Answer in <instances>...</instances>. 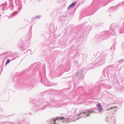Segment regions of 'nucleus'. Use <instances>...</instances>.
Returning a JSON list of instances; mask_svg holds the SVG:
<instances>
[{"label": "nucleus", "instance_id": "obj_15", "mask_svg": "<svg viewBox=\"0 0 124 124\" xmlns=\"http://www.w3.org/2000/svg\"><path fill=\"white\" fill-rule=\"evenodd\" d=\"M22 8V6H21V7H20L19 8V10H20Z\"/></svg>", "mask_w": 124, "mask_h": 124}, {"label": "nucleus", "instance_id": "obj_18", "mask_svg": "<svg viewBox=\"0 0 124 124\" xmlns=\"http://www.w3.org/2000/svg\"><path fill=\"white\" fill-rule=\"evenodd\" d=\"M124 61V60L123 61V60H121L119 61V62H121L122 61L123 62Z\"/></svg>", "mask_w": 124, "mask_h": 124}, {"label": "nucleus", "instance_id": "obj_19", "mask_svg": "<svg viewBox=\"0 0 124 124\" xmlns=\"http://www.w3.org/2000/svg\"><path fill=\"white\" fill-rule=\"evenodd\" d=\"M105 71V70H103V73L104 72V71Z\"/></svg>", "mask_w": 124, "mask_h": 124}, {"label": "nucleus", "instance_id": "obj_3", "mask_svg": "<svg viewBox=\"0 0 124 124\" xmlns=\"http://www.w3.org/2000/svg\"><path fill=\"white\" fill-rule=\"evenodd\" d=\"M83 72L84 71L83 70H81L80 71L78 72L76 74V76H78L79 75L81 74V75L79 76V78H82V75L83 74Z\"/></svg>", "mask_w": 124, "mask_h": 124}, {"label": "nucleus", "instance_id": "obj_17", "mask_svg": "<svg viewBox=\"0 0 124 124\" xmlns=\"http://www.w3.org/2000/svg\"><path fill=\"white\" fill-rule=\"evenodd\" d=\"M35 107H34V108H38L39 107L36 106V105H35Z\"/></svg>", "mask_w": 124, "mask_h": 124}, {"label": "nucleus", "instance_id": "obj_23", "mask_svg": "<svg viewBox=\"0 0 124 124\" xmlns=\"http://www.w3.org/2000/svg\"><path fill=\"white\" fill-rule=\"evenodd\" d=\"M99 109V110H100V109Z\"/></svg>", "mask_w": 124, "mask_h": 124}, {"label": "nucleus", "instance_id": "obj_10", "mask_svg": "<svg viewBox=\"0 0 124 124\" xmlns=\"http://www.w3.org/2000/svg\"><path fill=\"white\" fill-rule=\"evenodd\" d=\"M41 16L39 15H38L36 17V18H34V19H35L36 18H37V19H39L40 17H41Z\"/></svg>", "mask_w": 124, "mask_h": 124}, {"label": "nucleus", "instance_id": "obj_11", "mask_svg": "<svg viewBox=\"0 0 124 124\" xmlns=\"http://www.w3.org/2000/svg\"><path fill=\"white\" fill-rule=\"evenodd\" d=\"M123 29H124V28H121V30H120V33H123V32L124 31H123Z\"/></svg>", "mask_w": 124, "mask_h": 124}, {"label": "nucleus", "instance_id": "obj_24", "mask_svg": "<svg viewBox=\"0 0 124 124\" xmlns=\"http://www.w3.org/2000/svg\"><path fill=\"white\" fill-rule=\"evenodd\" d=\"M111 8H109L110 9H111Z\"/></svg>", "mask_w": 124, "mask_h": 124}, {"label": "nucleus", "instance_id": "obj_13", "mask_svg": "<svg viewBox=\"0 0 124 124\" xmlns=\"http://www.w3.org/2000/svg\"><path fill=\"white\" fill-rule=\"evenodd\" d=\"M56 120L55 119H54V123H53V124H56V123H55V121Z\"/></svg>", "mask_w": 124, "mask_h": 124}, {"label": "nucleus", "instance_id": "obj_4", "mask_svg": "<svg viewBox=\"0 0 124 124\" xmlns=\"http://www.w3.org/2000/svg\"><path fill=\"white\" fill-rule=\"evenodd\" d=\"M110 122L112 123L113 124H115V117H110L109 119Z\"/></svg>", "mask_w": 124, "mask_h": 124}, {"label": "nucleus", "instance_id": "obj_26", "mask_svg": "<svg viewBox=\"0 0 124 124\" xmlns=\"http://www.w3.org/2000/svg\"><path fill=\"white\" fill-rule=\"evenodd\" d=\"M28 39H27V40H28Z\"/></svg>", "mask_w": 124, "mask_h": 124}, {"label": "nucleus", "instance_id": "obj_6", "mask_svg": "<svg viewBox=\"0 0 124 124\" xmlns=\"http://www.w3.org/2000/svg\"><path fill=\"white\" fill-rule=\"evenodd\" d=\"M97 106L99 108H102V107L101 104L100 103H98V104L97 105Z\"/></svg>", "mask_w": 124, "mask_h": 124}, {"label": "nucleus", "instance_id": "obj_5", "mask_svg": "<svg viewBox=\"0 0 124 124\" xmlns=\"http://www.w3.org/2000/svg\"><path fill=\"white\" fill-rule=\"evenodd\" d=\"M76 2L72 3L67 8V9L68 10L69 9V8L73 7L76 4Z\"/></svg>", "mask_w": 124, "mask_h": 124}, {"label": "nucleus", "instance_id": "obj_20", "mask_svg": "<svg viewBox=\"0 0 124 124\" xmlns=\"http://www.w3.org/2000/svg\"><path fill=\"white\" fill-rule=\"evenodd\" d=\"M106 70H108V69H106Z\"/></svg>", "mask_w": 124, "mask_h": 124}, {"label": "nucleus", "instance_id": "obj_9", "mask_svg": "<svg viewBox=\"0 0 124 124\" xmlns=\"http://www.w3.org/2000/svg\"><path fill=\"white\" fill-rule=\"evenodd\" d=\"M10 60L9 59H8L7 60V61L6 63V65H7L8 64V63L10 62Z\"/></svg>", "mask_w": 124, "mask_h": 124}, {"label": "nucleus", "instance_id": "obj_21", "mask_svg": "<svg viewBox=\"0 0 124 124\" xmlns=\"http://www.w3.org/2000/svg\"><path fill=\"white\" fill-rule=\"evenodd\" d=\"M38 1H40L41 0H37Z\"/></svg>", "mask_w": 124, "mask_h": 124}, {"label": "nucleus", "instance_id": "obj_14", "mask_svg": "<svg viewBox=\"0 0 124 124\" xmlns=\"http://www.w3.org/2000/svg\"><path fill=\"white\" fill-rule=\"evenodd\" d=\"M117 108V107L116 106H115L113 108H110L112 109V108Z\"/></svg>", "mask_w": 124, "mask_h": 124}, {"label": "nucleus", "instance_id": "obj_16", "mask_svg": "<svg viewBox=\"0 0 124 124\" xmlns=\"http://www.w3.org/2000/svg\"><path fill=\"white\" fill-rule=\"evenodd\" d=\"M54 105H53L52 104H51V107H53L54 106Z\"/></svg>", "mask_w": 124, "mask_h": 124}, {"label": "nucleus", "instance_id": "obj_22", "mask_svg": "<svg viewBox=\"0 0 124 124\" xmlns=\"http://www.w3.org/2000/svg\"><path fill=\"white\" fill-rule=\"evenodd\" d=\"M1 15L0 14V18L1 17Z\"/></svg>", "mask_w": 124, "mask_h": 124}, {"label": "nucleus", "instance_id": "obj_25", "mask_svg": "<svg viewBox=\"0 0 124 124\" xmlns=\"http://www.w3.org/2000/svg\"><path fill=\"white\" fill-rule=\"evenodd\" d=\"M12 6L13 8V5H12Z\"/></svg>", "mask_w": 124, "mask_h": 124}, {"label": "nucleus", "instance_id": "obj_2", "mask_svg": "<svg viewBox=\"0 0 124 124\" xmlns=\"http://www.w3.org/2000/svg\"><path fill=\"white\" fill-rule=\"evenodd\" d=\"M7 3L6 2L5 4H2L0 6V9L3 11L5 9L7 10Z\"/></svg>", "mask_w": 124, "mask_h": 124}, {"label": "nucleus", "instance_id": "obj_1", "mask_svg": "<svg viewBox=\"0 0 124 124\" xmlns=\"http://www.w3.org/2000/svg\"><path fill=\"white\" fill-rule=\"evenodd\" d=\"M106 57V55L103 54L98 57L96 60L97 61V64L99 65H101L104 63Z\"/></svg>", "mask_w": 124, "mask_h": 124}, {"label": "nucleus", "instance_id": "obj_7", "mask_svg": "<svg viewBox=\"0 0 124 124\" xmlns=\"http://www.w3.org/2000/svg\"><path fill=\"white\" fill-rule=\"evenodd\" d=\"M18 12H14L11 15L10 17H13L16 15L18 13Z\"/></svg>", "mask_w": 124, "mask_h": 124}, {"label": "nucleus", "instance_id": "obj_12", "mask_svg": "<svg viewBox=\"0 0 124 124\" xmlns=\"http://www.w3.org/2000/svg\"><path fill=\"white\" fill-rule=\"evenodd\" d=\"M27 51L28 52H30V53H31V54H33V53H31V49H29V50H28Z\"/></svg>", "mask_w": 124, "mask_h": 124}, {"label": "nucleus", "instance_id": "obj_8", "mask_svg": "<svg viewBox=\"0 0 124 124\" xmlns=\"http://www.w3.org/2000/svg\"><path fill=\"white\" fill-rule=\"evenodd\" d=\"M64 118L63 117H57L56 118V120H62L64 119Z\"/></svg>", "mask_w": 124, "mask_h": 124}]
</instances>
